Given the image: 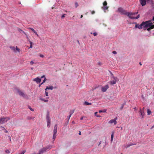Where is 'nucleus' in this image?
I'll return each mask as SVG.
<instances>
[{
  "instance_id": "nucleus-64",
  "label": "nucleus",
  "mask_w": 154,
  "mask_h": 154,
  "mask_svg": "<svg viewBox=\"0 0 154 154\" xmlns=\"http://www.w3.org/2000/svg\"><path fill=\"white\" fill-rule=\"evenodd\" d=\"M41 86V85H40V84L39 85V87H40Z\"/></svg>"
},
{
  "instance_id": "nucleus-8",
  "label": "nucleus",
  "mask_w": 154,
  "mask_h": 154,
  "mask_svg": "<svg viewBox=\"0 0 154 154\" xmlns=\"http://www.w3.org/2000/svg\"><path fill=\"white\" fill-rule=\"evenodd\" d=\"M140 112V116L141 118L142 119L144 117V110H142L141 108L140 109L139 111Z\"/></svg>"
},
{
  "instance_id": "nucleus-55",
  "label": "nucleus",
  "mask_w": 154,
  "mask_h": 154,
  "mask_svg": "<svg viewBox=\"0 0 154 154\" xmlns=\"http://www.w3.org/2000/svg\"><path fill=\"white\" fill-rule=\"evenodd\" d=\"M83 117H82L80 118V120H83Z\"/></svg>"
},
{
  "instance_id": "nucleus-6",
  "label": "nucleus",
  "mask_w": 154,
  "mask_h": 154,
  "mask_svg": "<svg viewBox=\"0 0 154 154\" xmlns=\"http://www.w3.org/2000/svg\"><path fill=\"white\" fill-rule=\"evenodd\" d=\"M118 11L121 14L125 15H126L127 12L125 10H124L122 8H118Z\"/></svg>"
},
{
  "instance_id": "nucleus-29",
  "label": "nucleus",
  "mask_w": 154,
  "mask_h": 154,
  "mask_svg": "<svg viewBox=\"0 0 154 154\" xmlns=\"http://www.w3.org/2000/svg\"><path fill=\"white\" fill-rule=\"evenodd\" d=\"M91 34H93L94 36H96L97 35V33L96 32H94L93 33H92V32H91Z\"/></svg>"
},
{
  "instance_id": "nucleus-34",
  "label": "nucleus",
  "mask_w": 154,
  "mask_h": 154,
  "mask_svg": "<svg viewBox=\"0 0 154 154\" xmlns=\"http://www.w3.org/2000/svg\"><path fill=\"white\" fill-rule=\"evenodd\" d=\"M97 112H96L95 113V115L97 117H100V116L99 115H97Z\"/></svg>"
},
{
  "instance_id": "nucleus-45",
  "label": "nucleus",
  "mask_w": 154,
  "mask_h": 154,
  "mask_svg": "<svg viewBox=\"0 0 154 154\" xmlns=\"http://www.w3.org/2000/svg\"><path fill=\"white\" fill-rule=\"evenodd\" d=\"M40 57H44V56L42 54H40L39 55Z\"/></svg>"
},
{
  "instance_id": "nucleus-52",
  "label": "nucleus",
  "mask_w": 154,
  "mask_h": 154,
  "mask_svg": "<svg viewBox=\"0 0 154 154\" xmlns=\"http://www.w3.org/2000/svg\"><path fill=\"white\" fill-rule=\"evenodd\" d=\"M22 32L24 34H25L26 35H27V34H26V32H25L24 31H22Z\"/></svg>"
},
{
  "instance_id": "nucleus-38",
  "label": "nucleus",
  "mask_w": 154,
  "mask_h": 154,
  "mask_svg": "<svg viewBox=\"0 0 154 154\" xmlns=\"http://www.w3.org/2000/svg\"><path fill=\"white\" fill-rule=\"evenodd\" d=\"M46 78L45 77V79H44V80H43V82H42V83H44L46 81Z\"/></svg>"
},
{
  "instance_id": "nucleus-30",
  "label": "nucleus",
  "mask_w": 154,
  "mask_h": 154,
  "mask_svg": "<svg viewBox=\"0 0 154 154\" xmlns=\"http://www.w3.org/2000/svg\"><path fill=\"white\" fill-rule=\"evenodd\" d=\"M125 103H123L122 104L121 107V109L122 110L124 106L125 105Z\"/></svg>"
},
{
  "instance_id": "nucleus-42",
  "label": "nucleus",
  "mask_w": 154,
  "mask_h": 154,
  "mask_svg": "<svg viewBox=\"0 0 154 154\" xmlns=\"http://www.w3.org/2000/svg\"><path fill=\"white\" fill-rule=\"evenodd\" d=\"M5 152L7 153H10V151L8 150H7L5 151Z\"/></svg>"
},
{
  "instance_id": "nucleus-33",
  "label": "nucleus",
  "mask_w": 154,
  "mask_h": 154,
  "mask_svg": "<svg viewBox=\"0 0 154 154\" xmlns=\"http://www.w3.org/2000/svg\"><path fill=\"white\" fill-rule=\"evenodd\" d=\"M140 17V15L138 14L137 17H134V19H138Z\"/></svg>"
},
{
  "instance_id": "nucleus-12",
  "label": "nucleus",
  "mask_w": 154,
  "mask_h": 154,
  "mask_svg": "<svg viewBox=\"0 0 154 154\" xmlns=\"http://www.w3.org/2000/svg\"><path fill=\"white\" fill-rule=\"evenodd\" d=\"M109 87L108 85H106L104 86H102L101 88V91L103 92H105L109 88Z\"/></svg>"
},
{
  "instance_id": "nucleus-11",
  "label": "nucleus",
  "mask_w": 154,
  "mask_h": 154,
  "mask_svg": "<svg viewBox=\"0 0 154 154\" xmlns=\"http://www.w3.org/2000/svg\"><path fill=\"white\" fill-rule=\"evenodd\" d=\"M117 119V117H116L114 119L110 120L109 122V123L110 124H112L114 123V124L116 125L117 124V122L116 121Z\"/></svg>"
},
{
  "instance_id": "nucleus-16",
  "label": "nucleus",
  "mask_w": 154,
  "mask_h": 154,
  "mask_svg": "<svg viewBox=\"0 0 154 154\" xmlns=\"http://www.w3.org/2000/svg\"><path fill=\"white\" fill-rule=\"evenodd\" d=\"M33 80L35 81L37 84H38L41 82V79L38 77H37L36 78L34 79Z\"/></svg>"
},
{
  "instance_id": "nucleus-58",
  "label": "nucleus",
  "mask_w": 154,
  "mask_h": 154,
  "mask_svg": "<svg viewBox=\"0 0 154 154\" xmlns=\"http://www.w3.org/2000/svg\"><path fill=\"white\" fill-rule=\"evenodd\" d=\"M79 134L80 135H81V132L80 131H79Z\"/></svg>"
},
{
  "instance_id": "nucleus-61",
  "label": "nucleus",
  "mask_w": 154,
  "mask_h": 154,
  "mask_svg": "<svg viewBox=\"0 0 154 154\" xmlns=\"http://www.w3.org/2000/svg\"><path fill=\"white\" fill-rule=\"evenodd\" d=\"M141 97H142V98H143V95H142L141 96Z\"/></svg>"
},
{
  "instance_id": "nucleus-25",
  "label": "nucleus",
  "mask_w": 154,
  "mask_h": 154,
  "mask_svg": "<svg viewBox=\"0 0 154 154\" xmlns=\"http://www.w3.org/2000/svg\"><path fill=\"white\" fill-rule=\"evenodd\" d=\"M47 89H48V88H46L45 89V94L46 96H48V92H47Z\"/></svg>"
},
{
  "instance_id": "nucleus-3",
  "label": "nucleus",
  "mask_w": 154,
  "mask_h": 154,
  "mask_svg": "<svg viewBox=\"0 0 154 154\" xmlns=\"http://www.w3.org/2000/svg\"><path fill=\"white\" fill-rule=\"evenodd\" d=\"M107 4L106 1H105L103 3V7H101L102 9L105 12H106V10L108 8V7L107 6Z\"/></svg>"
},
{
  "instance_id": "nucleus-1",
  "label": "nucleus",
  "mask_w": 154,
  "mask_h": 154,
  "mask_svg": "<svg viewBox=\"0 0 154 154\" xmlns=\"http://www.w3.org/2000/svg\"><path fill=\"white\" fill-rule=\"evenodd\" d=\"M151 24L149 23V21L143 22L140 25L136 23L135 25V27L141 29H142L143 27L145 28L147 26H150L151 25Z\"/></svg>"
},
{
  "instance_id": "nucleus-28",
  "label": "nucleus",
  "mask_w": 154,
  "mask_h": 154,
  "mask_svg": "<svg viewBox=\"0 0 154 154\" xmlns=\"http://www.w3.org/2000/svg\"><path fill=\"white\" fill-rule=\"evenodd\" d=\"M56 137V134H53V141H54L55 140V138Z\"/></svg>"
},
{
  "instance_id": "nucleus-44",
  "label": "nucleus",
  "mask_w": 154,
  "mask_h": 154,
  "mask_svg": "<svg viewBox=\"0 0 154 154\" xmlns=\"http://www.w3.org/2000/svg\"><path fill=\"white\" fill-rule=\"evenodd\" d=\"M34 63V62L33 61H32L30 62V64L31 65L33 64Z\"/></svg>"
},
{
  "instance_id": "nucleus-31",
  "label": "nucleus",
  "mask_w": 154,
  "mask_h": 154,
  "mask_svg": "<svg viewBox=\"0 0 154 154\" xmlns=\"http://www.w3.org/2000/svg\"><path fill=\"white\" fill-rule=\"evenodd\" d=\"M74 110H73L71 111L69 113L70 115H71V116L72 115V114L74 112Z\"/></svg>"
},
{
  "instance_id": "nucleus-2",
  "label": "nucleus",
  "mask_w": 154,
  "mask_h": 154,
  "mask_svg": "<svg viewBox=\"0 0 154 154\" xmlns=\"http://www.w3.org/2000/svg\"><path fill=\"white\" fill-rule=\"evenodd\" d=\"M11 118L10 117H3L0 118V125L6 122L8 120H10Z\"/></svg>"
},
{
  "instance_id": "nucleus-56",
  "label": "nucleus",
  "mask_w": 154,
  "mask_h": 154,
  "mask_svg": "<svg viewBox=\"0 0 154 154\" xmlns=\"http://www.w3.org/2000/svg\"><path fill=\"white\" fill-rule=\"evenodd\" d=\"M134 109L135 110H137V108H136V107H135L134 108Z\"/></svg>"
},
{
  "instance_id": "nucleus-63",
  "label": "nucleus",
  "mask_w": 154,
  "mask_h": 154,
  "mask_svg": "<svg viewBox=\"0 0 154 154\" xmlns=\"http://www.w3.org/2000/svg\"><path fill=\"white\" fill-rule=\"evenodd\" d=\"M144 107H143V109H142V110H144Z\"/></svg>"
},
{
  "instance_id": "nucleus-26",
  "label": "nucleus",
  "mask_w": 154,
  "mask_h": 154,
  "mask_svg": "<svg viewBox=\"0 0 154 154\" xmlns=\"http://www.w3.org/2000/svg\"><path fill=\"white\" fill-rule=\"evenodd\" d=\"M106 109H104L103 110H100L99 111V113H101V112H106Z\"/></svg>"
},
{
  "instance_id": "nucleus-19",
  "label": "nucleus",
  "mask_w": 154,
  "mask_h": 154,
  "mask_svg": "<svg viewBox=\"0 0 154 154\" xmlns=\"http://www.w3.org/2000/svg\"><path fill=\"white\" fill-rule=\"evenodd\" d=\"M91 103H89L87 101H85L84 103V105L86 106L91 105Z\"/></svg>"
},
{
  "instance_id": "nucleus-43",
  "label": "nucleus",
  "mask_w": 154,
  "mask_h": 154,
  "mask_svg": "<svg viewBox=\"0 0 154 154\" xmlns=\"http://www.w3.org/2000/svg\"><path fill=\"white\" fill-rule=\"evenodd\" d=\"M8 137L10 141V142H11V137L10 136H8Z\"/></svg>"
},
{
  "instance_id": "nucleus-17",
  "label": "nucleus",
  "mask_w": 154,
  "mask_h": 154,
  "mask_svg": "<svg viewBox=\"0 0 154 154\" xmlns=\"http://www.w3.org/2000/svg\"><path fill=\"white\" fill-rule=\"evenodd\" d=\"M57 124H56L55 125L54 127V130L53 131V134H56L57 132Z\"/></svg>"
},
{
  "instance_id": "nucleus-62",
  "label": "nucleus",
  "mask_w": 154,
  "mask_h": 154,
  "mask_svg": "<svg viewBox=\"0 0 154 154\" xmlns=\"http://www.w3.org/2000/svg\"><path fill=\"white\" fill-rule=\"evenodd\" d=\"M33 154H39V153L38 152V154H37V153H33Z\"/></svg>"
},
{
  "instance_id": "nucleus-41",
  "label": "nucleus",
  "mask_w": 154,
  "mask_h": 154,
  "mask_svg": "<svg viewBox=\"0 0 154 154\" xmlns=\"http://www.w3.org/2000/svg\"><path fill=\"white\" fill-rule=\"evenodd\" d=\"M26 38L27 39V40L29 42V41H30V40H29V37H28L27 35H26Z\"/></svg>"
},
{
  "instance_id": "nucleus-22",
  "label": "nucleus",
  "mask_w": 154,
  "mask_h": 154,
  "mask_svg": "<svg viewBox=\"0 0 154 154\" xmlns=\"http://www.w3.org/2000/svg\"><path fill=\"white\" fill-rule=\"evenodd\" d=\"M114 132H112L111 136V141L112 142L113 140V138L114 137Z\"/></svg>"
},
{
  "instance_id": "nucleus-37",
  "label": "nucleus",
  "mask_w": 154,
  "mask_h": 154,
  "mask_svg": "<svg viewBox=\"0 0 154 154\" xmlns=\"http://www.w3.org/2000/svg\"><path fill=\"white\" fill-rule=\"evenodd\" d=\"M130 146V144H128L127 145H126V148H128Z\"/></svg>"
},
{
  "instance_id": "nucleus-40",
  "label": "nucleus",
  "mask_w": 154,
  "mask_h": 154,
  "mask_svg": "<svg viewBox=\"0 0 154 154\" xmlns=\"http://www.w3.org/2000/svg\"><path fill=\"white\" fill-rule=\"evenodd\" d=\"M26 152V151L25 150H24L23 151L21 152V154H24V153Z\"/></svg>"
},
{
  "instance_id": "nucleus-39",
  "label": "nucleus",
  "mask_w": 154,
  "mask_h": 154,
  "mask_svg": "<svg viewBox=\"0 0 154 154\" xmlns=\"http://www.w3.org/2000/svg\"><path fill=\"white\" fill-rule=\"evenodd\" d=\"M66 15V14H64L61 16V18H64L65 17V15Z\"/></svg>"
},
{
  "instance_id": "nucleus-54",
  "label": "nucleus",
  "mask_w": 154,
  "mask_h": 154,
  "mask_svg": "<svg viewBox=\"0 0 154 154\" xmlns=\"http://www.w3.org/2000/svg\"><path fill=\"white\" fill-rule=\"evenodd\" d=\"M153 128H154V125L152 126V127L151 128V129H152Z\"/></svg>"
},
{
  "instance_id": "nucleus-20",
  "label": "nucleus",
  "mask_w": 154,
  "mask_h": 154,
  "mask_svg": "<svg viewBox=\"0 0 154 154\" xmlns=\"http://www.w3.org/2000/svg\"><path fill=\"white\" fill-rule=\"evenodd\" d=\"M45 147V148L47 150L48 149H51L52 147V146L51 145H48L47 146Z\"/></svg>"
},
{
  "instance_id": "nucleus-59",
  "label": "nucleus",
  "mask_w": 154,
  "mask_h": 154,
  "mask_svg": "<svg viewBox=\"0 0 154 154\" xmlns=\"http://www.w3.org/2000/svg\"><path fill=\"white\" fill-rule=\"evenodd\" d=\"M82 17H83V15H81V16L80 18H82Z\"/></svg>"
},
{
  "instance_id": "nucleus-35",
  "label": "nucleus",
  "mask_w": 154,
  "mask_h": 154,
  "mask_svg": "<svg viewBox=\"0 0 154 154\" xmlns=\"http://www.w3.org/2000/svg\"><path fill=\"white\" fill-rule=\"evenodd\" d=\"M28 107H29V109L31 111H34V109H33L30 106H29Z\"/></svg>"
},
{
  "instance_id": "nucleus-9",
  "label": "nucleus",
  "mask_w": 154,
  "mask_h": 154,
  "mask_svg": "<svg viewBox=\"0 0 154 154\" xmlns=\"http://www.w3.org/2000/svg\"><path fill=\"white\" fill-rule=\"evenodd\" d=\"M126 15H127L129 18L132 19H134V17L133 16L134 15L133 13L128 12Z\"/></svg>"
},
{
  "instance_id": "nucleus-23",
  "label": "nucleus",
  "mask_w": 154,
  "mask_h": 154,
  "mask_svg": "<svg viewBox=\"0 0 154 154\" xmlns=\"http://www.w3.org/2000/svg\"><path fill=\"white\" fill-rule=\"evenodd\" d=\"M48 88V89H50L51 90H52L54 88L53 86H51L49 87H48V86L46 88Z\"/></svg>"
},
{
  "instance_id": "nucleus-47",
  "label": "nucleus",
  "mask_w": 154,
  "mask_h": 154,
  "mask_svg": "<svg viewBox=\"0 0 154 154\" xmlns=\"http://www.w3.org/2000/svg\"><path fill=\"white\" fill-rule=\"evenodd\" d=\"M29 42L30 44V45H32V44H33V42H31V41H29Z\"/></svg>"
},
{
  "instance_id": "nucleus-53",
  "label": "nucleus",
  "mask_w": 154,
  "mask_h": 154,
  "mask_svg": "<svg viewBox=\"0 0 154 154\" xmlns=\"http://www.w3.org/2000/svg\"><path fill=\"white\" fill-rule=\"evenodd\" d=\"M45 75H43V76H42V77H41V78H45Z\"/></svg>"
},
{
  "instance_id": "nucleus-7",
  "label": "nucleus",
  "mask_w": 154,
  "mask_h": 154,
  "mask_svg": "<svg viewBox=\"0 0 154 154\" xmlns=\"http://www.w3.org/2000/svg\"><path fill=\"white\" fill-rule=\"evenodd\" d=\"M10 48L12 51L15 52H16V51L18 52H20V49L18 48L17 46H16L15 47L14 46H10Z\"/></svg>"
},
{
  "instance_id": "nucleus-14",
  "label": "nucleus",
  "mask_w": 154,
  "mask_h": 154,
  "mask_svg": "<svg viewBox=\"0 0 154 154\" xmlns=\"http://www.w3.org/2000/svg\"><path fill=\"white\" fill-rule=\"evenodd\" d=\"M46 119L47 120V123H51V119L50 117L49 113L48 112H47Z\"/></svg>"
},
{
  "instance_id": "nucleus-36",
  "label": "nucleus",
  "mask_w": 154,
  "mask_h": 154,
  "mask_svg": "<svg viewBox=\"0 0 154 154\" xmlns=\"http://www.w3.org/2000/svg\"><path fill=\"white\" fill-rule=\"evenodd\" d=\"M75 7L76 8L79 5H78V4L77 3V2H75Z\"/></svg>"
},
{
  "instance_id": "nucleus-60",
  "label": "nucleus",
  "mask_w": 154,
  "mask_h": 154,
  "mask_svg": "<svg viewBox=\"0 0 154 154\" xmlns=\"http://www.w3.org/2000/svg\"><path fill=\"white\" fill-rule=\"evenodd\" d=\"M139 64H140V65H142V64L141 63H140V62L139 63Z\"/></svg>"
},
{
  "instance_id": "nucleus-21",
  "label": "nucleus",
  "mask_w": 154,
  "mask_h": 154,
  "mask_svg": "<svg viewBox=\"0 0 154 154\" xmlns=\"http://www.w3.org/2000/svg\"><path fill=\"white\" fill-rule=\"evenodd\" d=\"M0 128L2 129V130L4 131L5 132L7 133L8 131L5 128L2 126H0Z\"/></svg>"
},
{
  "instance_id": "nucleus-13",
  "label": "nucleus",
  "mask_w": 154,
  "mask_h": 154,
  "mask_svg": "<svg viewBox=\"0 0 154 154\" xmlns=\"http://www.w3.org/2000/svg\"><path fill=\"white\" fill-rule=\"evenodd\" d=\"M17 92L19 94V95L23 97H26V95L22 91H21L18 90L17 91Z\"/></svg>"
},
{
  "instance_id": "nucleus-57",
  "label": "nucleus",
  "mask_w": 154,
  "mask_h": 154,
  "mask_svg": "<svg viewBox=\"0 0 154 154\" xmlns=\"http://www.w3.org/2000/svg\"><path fill=\"white\" fill-rule=\"evenodd\" d=\"M32 48V45H30L29 48Z\"/></svg>"
},
{
  "instance_id": "nucleus-24",
  "label": "nucleus",
  "mask_w": 154,
  "mask_h": 154,
  "mask_svg": "<svg viewBox=\"0 0 154 154\" xmlns=\"http://www.w3.org/2000/svg\"><path fill=\"white\" fill-rule=\"evenodd\" d=\"M40 99L41 100H42V101H43L45 102H47L48 101V100H45V99H44V98H40Z\"/></svg>"
},
{
  "instance_id": "nucleus-15",
  "label": "nucleus",
  "mask_w": 154,
  "mask_h": 154,
  "mask_svg": "<svg viewBox=\"0 0 154 154\" xmlns=\"http://www.w3.org/2000/svg\"><path fill=\"white\" fill-rule=\"evenodd\" d=\"M46 149L44 147L43 148L40 149L39 150L38 152L39 153V154H42L44 152H45L46 151Z\"/></svg>"
},
{
  "instance_id": "nucleus-10",
  "label": "nucleus",
  "mask_w": 154,
  "mask_h": 154,
  "mask_svg": "<svg viewBox=\"0 0 154 154\" xmlns=\"http://www.w3.org/2000/svg\"><path fill=\"white\" fill-rule=\"evenodd\" d=\"M149 0H139L140 3L142 6H144L146 4V2L148 1Z\"/></svg>"
},
{
  "instance_id": "nucleus-27",
  "label": "nucleus",
  "mask_w": 154,
  "mask_h": 154,
  "mask_svg": "<svg viewBox=\"0 0 154 154\" xmlns=\"http://www.w3.org/2000/svg\"><path fill=\"white\" fill-rule=\"evenodd\" d=\"M147 112L148 115H150L151 113V111H150L149 109H148L147 110Z\"/></svg>"
},
{
  "instance_id": "nucleus-49",
  "label": "nucleus",
  "mask_w": 154,
  "mask_h": 154,
  "mask_svg": "<svg viewBox=\"0 0 154 154\" xmlns=\"http://www.w3.org/2000/svg\"><path fill=\"white\" fill-rule=\"evenodd\" d=\"M130 144V146H133V145L136 144H135V143H131Z\"/></svg>"
},
{
  "instance_id": "nucleus-5",
  "label": "nucleus",
  "mask_w": 154,
  "mask_h": 154,
  "mask_svg": "<svg viewBox=\"0 0 154 154\" xmlns=\"http://www.w3.org/2000/svg\"><path fill=\"white\" fill-rule=\"evenodd\" d=\"M152 20H150L148 21H149V23H150L151 24V25L150 26H147L146 28H145V29H146V27H149L147 29L148 31H149L151 29L154 28V25H152Z\"/></svg>"
},
{
  "instance_id": "nucleus-18",
  "label": "nucleus",
  "mask_w": 154,
  "mask_h": 154,
  "mask_svg": "<svg viewBox=\"0 0 154 154\" xmlns=\"http://www.w3.org/2000/svg\"><path fill=\"white\" fill-rule=\"evenodd\" d=\"M29 29H31L32 31L38 36V35L36 31H35L33 28H29Z\"/></svg>"
},
{
  "instance_id": "nucleus-48",
  "label": "nucleus",
  "mask_w": 154,
  "mask_h": 154,
  "mask_svg": "<svg viewBox=\"0 0 154 154\" xmlns=\"http://www.w3.org/2000/svg\"><path fill=\"white\" fill-rule=\"evenodd\" d=\"M71 116V115L70 114L69 115V116H68V120H69Z\"/></svg>"
},
{
  "instance_id": "nucleus-51",
  "label": "nucleus",
  "mask_w": 154,
  "mask_h": 154,
  "mask_svg": "<svg viewBox=\"0 0 154 154\" xmlns=\"http://www.w3.org/2000/svg\"><path fill=\"white\" fill-rule=\"evenodd\" d=\"M95 12L94 11H91L92 14H94L95 13Z\"/></svg>"
},
{
  "instance_id": "nucleus-46",
  "label": "nucleus",
  "mask_w": 154,
  "mask_h": 154,
  "mask_svg": "<svg viewBox=\"0 0 154 154\" xmlns=\"http://www.w3.org/2000/svg\"><path fill=\"white\" fill-rule=\"evenodd\" d=\"M112 53L114 54H116L117 53V52L116 51H114L112 52Z\"/></svg>"
},
{
  "instance_id": "nucleus-50",
  "label": "nucleus",
  "mask_w": 154,
  "mask_h": 154,
  "mask_svg": "<svg viewBox=\"0 0 154 154\" xmlns=\"http://www.w3.org/2000/svg\"><path fill=\"white\" fill-rule=\"evenodd\" d=\"M133 13L134 15L135 14H137L138 13V12H137Z\"/></svg>"
},
{
  "instance_id": "nucleus-4",
  "label": "nucleus",
  "mask_w": 154,
  "mask_h": 154,
  "mask_svg": "<svg viewBox=\"0 0 154 154\" xmlns=\"http://www.w3.org/2000/svg\"><path fill=\"white\" fill-rule=\"evenodd\" d=\"M114 80L111 81L110 83L111 85H114L116 84V82L119 81V79L117 77L113 76L112 77Z\"/></svg>"
},
{
  "instance_id": "nucleus-32",
  "label": "nucleus",
  "mask_w": 154,
  "mask_h": 154,
  "mask_svg": "<svg viewBox=\"0 0 154 154\" xmlns=\"http://www.w3.org/2000/svg\"><path fill=\"white\" fill-rule=\"evenodd\" d=\"M51 123H47V126L48 128H49L50 126Z\"/></svg>"
}]
</instances>
